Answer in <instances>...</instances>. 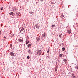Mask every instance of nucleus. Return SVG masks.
Listing matches in <instances>:
<instances>
[{
    "label": "nucleus",
    "instance_id": "cd10ccee",
    "mask_svg": "<svg viewBox=\"0 0 78 78\" xmlns=\"http://www.w3.org/2000/svg\"><path fill=\"white\" fill-rule=\"evenodd\" d=\"M52 41H53V40H52Z\"/></svg>",
    "mask_w": 78,
    "mask_h": 78
},
{
    "label": "nucleus",
    "instance_id": "0eeeda50",
    "mask_svg": "<svg viewBox=\"0 0 78 78\" xmlns=\"http://www.w3.org/2000/svg\"><path fill=\"white\" fill-rule=\"evenodd\" d=\"M63 61H64V62H65V64H67V59H64L63 60Z\"/></svg>",
    "mask_w": 78,
    "mask_h": 78
},
{
    "label": "nucleus",
    "instance_id": "393cba45",
    "mask_svg": "<svg viewBox=\"0 0 78 78\" xmlns=\"http://www.w3.org/2000/svg\"><path fill=\"white\" fill-rule=\"evenodd\" d=\"M36 28H39V27H37V26L36 27Z\"/></svg>",
    "mask_w": 78,
    "mask_h": 78
},
{
    "label": "nucleus",
    "instance_id": "f03ea898",
    "mask_svg": "<svg viewBox=\"0 0 78 78\" xmlns=\"http://www.w3.org/2000/svg\"><path fill=\"white\" fill-rule=\"evenodd\" d=\"M25 29L24 28H23L21 30H20V32L21 33H22V34H23L25 32Z\"/></svg>",
    "mask_w": 78,
    "mask_h": 78
},
{
    "label": "nucleus",
    "instance_id": "f3484780",
    "mask_svg": "<svg viewBox=\"0 0 78 78\" xmlns=\"http://www.w3.org/2000/svg\"><path fill=\"white\" fill-rule=\"evenodd\" d=\"M14 35L13 34H12V35H11V37L12 38V37H14Z\"/></svg>",
    "mask_w": 78,
    "mask_h": 78
},
{
    "label": "nucleus",
    "instance_id": "4468645a",
    "mask_svg": "<svg viewBox=\"0 0 78 78\" xmlns=\"http://www.w3.org/2000/svg\"><path fill=\"white\" fill-rule=\"evenodd\" d=\"M63 55V54H61L60 55H59V57H62V56Z\"/></svg>",
    "mask_w": 78,
    "mask_h": 78
},
{
    "label": "nucleus",
    "instance_id": "4be33fe9",
    "mask_svg": "<svg viewBox=\"0 0 78 78\" xmlns=\"http://www.w3.org/2000/svg\"><path fill=\"white\" fill-rule=\"evenodd\" d=\"M27 59H30V56H28L27 57Z\"/></svg>",
    "mask_w": 78,
    "mask_h": 78
},
{
    "label": "nucleus",
    "instance_id": "5701e85b",
    "mask_svg": "<svg viewBox=\"0 0 78 78\" xmlns=\"http://www.w3.org/2000/svg\"><path fill=\"white\" fill-rule=\"evenodd\" d=\"M37 41H39V39H37V41H36V42H37Z\"/></svg>",
    "mask_w": 78,
    "mask_h": 78
},
{
    "label": "nucleus",
    "instance_id": "6e6552de",
    "mask_svg": "<svg viewBox=\"0 0 78 78\" xmlns=\"http://www.w3.org/2000/svg\"><path fill=\"white\" fill-rule=\"evenodd\" d=\"M18 40L19 41V42H23V40L18 39Z\"/></svg>",
    "mask_w": 78,
    "mask_h": 78
},
{
    "label": "nucleus",
    "instance_id": "dca6fc26",
    "mask_svg": "<svg viewBox=\"0 0 78 78\" xmlns=\"http://www.w3.org/2000/svg\"><path fill=\"white\" fill-rule=\"evenodd\" d=\"M28 53H31V51L30 50V49H29L28 51Z\"/></svg>",
    "mask_w": 78,
    "mask_h": 78
},
{
    "label": "nucleus",
    "instance_id": "9b49d317",
    "mask_svg": "<svg viewBox=\"0 0 78 78\" xmlns=\"http://www.w3.org/2000/svg\"><path fill=\"white\" fill-rule=\"evenodd\" d=\"M9 14L10 15H12V16H13L14 15V13H13V12H11L10 13H9Z\"/></svg>",
    "mask_w": 78,
    "mask_h": 78
},
{
    "label": "nucleus",
    "instance_id": "bb28decb",
    "mask_svg": "<svg viewBox=\"0 0 78 78\" xmlns=\"http://www.w3.org/2000/svg\"><path fill=\"white\" fill-rule=\"evenodd\" d=\"M5 40H4V41H5Z\"/></svg>",
    "mask_w": 78,
    "mask_h": 78
},
{
    "label": "nucleus",
    "instance_id": "a878e982",
    "mask_svg": "<svg viewBox=\"0 0 78 78\" xmlns=\"http://www.w3.org/2000/svg\"><path fill=\"white\" fill-rule=\"evenodd\" d=\"M61 16V17H62V18L64 17V16Z\"/></svg>",
    "mask_w": 78,
    "mask_h": 78
},
{
    "label": "nucleus",
    "instance_id": "412c9836",
    "mask_svg": "<svg viewBox=\"0 0 78 78\" xmlns=\"http://www.w3.org/2000/svg\"><path fill=\"white\" fill-rule=\"evenodd\" d=\"M52 27H55V25H52Z\"/></svg>",
    "mask_w": 78,
    "mask_h": 78
},
{
    "label": "nucleus",
    "instance_id": "c85d7f7f",
    "mask_svg": "<svg viewBox=\"0 0 78 78\" xmlns=\"http://www.w3.org/2000/svg\"><path fill=\"white\" fill-rule=\"evenodd\" d=\"M4 38H5V37H4Z\"/></svg>",
    "mask_w": 78,
    "mask_h": 78
},
{
    "label": "nucleus",
    "instance_id": "7c9ffc66",
    "mask_svg": "<svg viewBox=\"0 0 78 78\" xmlns=\"http://www.w3.org/2000/svg\"><path fill=\"white\" fill-rule=\"evenodd\" d=\"M42 55H43V54H42Z\"/></svg>",
    "mask_w": 78,
    "mask_h": 78
},
{
    "label": "nucleus",
    "instance_id": "f8f14e48",
    "mask_svg": "<svg viewBox=\"0 0 78 78\" xmlns=\"http://www.w3.org/2000/svg\"><path fill=\"white\" fill-rule=\"evenodd\" d=\"M31 45L30 44H29L28 45V47H31Z\"/></svg>",
    "mask_w": 78,
    "mask_h": 78
},
{
    "label": "nucleus",
    "instance_id": "1a4fd4ad",
    "mask_svg": "<svg viewBox=\"0 0 78 78\" xmlns=\"http://www.w3.org/2000/svg\"><path fill=\"white\" fill-rule=\"evenodd\" d=\"M57 69H58V66H56L55 69V71L56 72L57 71Z\"/></svg>",
    "mask_w": 78,
    "mask_h": 78
},
{
    "label": "nucleus",
    "instance_id": "a211bd4d",
    "mask_svg": "<svg viewBox=\"0 0 78 78\" xmlns=\"http://www.w3.org/2000/svg\"><path fill=\"white\" fill-rule=\"evenodd\" d=\"M62 35V34H60L59 35V37L60 38H61V36Z\"/></svg>",
    "mask_w": 78,
    "mask_h": 78
},
{
    "label": "nucleus",
    "instance_id": "ddd939ff",
    "mask_svg": "<svg viewBox=\"0 0 78 78\" xmlns=\"http://www.w3.org/2000/svg\"><path fill=\"white\" fill-rule=\"evenodd\" d=\"M65 48H64V47L62 48V51H64V50H65Z\"/></svg>",
    "mask_w": 78,
    "mask_h": 78
},
{
    "label": "nucleus",
    "instance_id": "423d86ee",
    "mask_svg": "<svg viewBox=\"0 0 78 78\" xmlns=\"http://www.w3.org/2000/svg\"><path fill=\"white\" fill-rule=\"evenodd\" d=\"M67 33H68L70 34V33H71V30H67Z\"/></svg>",
    "mask_w": 78,
    "mask_h": 78
},
{
    "label": "nucleus",
    "instance_id": "39448f33",
    "mask_svg": "<svg viewBox=\"0 0 78 78\" xmlns=\"http://www.w3.org/2000/svg\"><path fill=\"white\" fill-rule=\"evenodd\" d=\"M10 56H14V53L13 52H11L10 53Z\"/></svg>",
    "mask_w": 78,
    "mask_h": 78
},
{
    "label": "nucleus",
    "instance_id": "c756f323",
    "mask_svg": "<svg viewBox=\"0 0 78 78\" xmlns=\"http://www.w3.org/2000/svg\"><path fill=\"white\" fill-rule=\"evenodd\" d=\"M42 55H43V54H42Z\"/></svg>",
    "mask_w": 78,
    "mask_h": 78
},
{
    "label": "nucleus",
    "instance_id": "aec40b11",
    "mask_svg": "<svg viewBox=\"0 0 78 78\" xmlns=\"http://www.w3.org/2000/svg\"><path fill=\"white\" fill-rule=\"evenodd\" d=\"M49 52H50V50H48V51H47V53H49Z\"/></svg>",
    "mask_w": 78,
    "mask_h": 78
},
{
    "label": "nucleus",
    "instance_id": "f257e3e1",
    "mask_svg": "<svg viewBox=\"0 0 78 78\" xmlns=\"http://www.w3.org/2000/svg\"><path fill=\"white\" fill-rule=\"evenodd\" d=\"M42 51L40 50H38L37 52V53L38 55H40L42 54Z\"/></svg>",
    "mask_w": 78,
    "mask_h": 78
},
{
    "label": "nucleus",
    "instance_id": "9d476101",
    "mask_svg": "<svg viewBox=\"0 0 78 78\" xmlns=\"http://www.w3.org/2000/svg\"><path fill=\"white\" fill-rule=\"evenodd\" d=\"M72 76H73V78H76V77L75 76V74H73L72 75Z\"/></svg>",
    "mask_w": 78,
    "mask_h": 78
},
{
    "label": "nucleus",
    "instance_id": "20e7f679",
    "mask_svg": "<svg viewBox=\"0 0 78 78\" xmlns=\"http://www.w3.org/2000/svg\"><path fill=\"white\" fill-rule=\"evenodd\" d=\"M29 42H30V40H27L26 42V45H27V44H28V43H29Z\"/></svg>",
    "mask_w": 78,
    "mask_h": 78
},
{
    "label": "nucleus",
    "instance_id": "2eb2a0df",
    "mask_svg": "<svg viewBox=\"0 0 78 78\" xmlns=\"http://www.w3.org/2000/svg\"><path fill=\"white\" fill-rule=\"evenodd\" d=\"M10 47H11V48H12V44H11L10 45Z\"/></svg>",
    "mask_w": 78,
    "mask_h": 78
},
{
    "label": "nucleus",
    "instance_id": "6ab92c4d",
    "mask_svg": "<svg viewBox=\"0 0 78 78\" xmlns=\"http://www.w3.org/2000/svg\"><path fill=\"white\" fill-rule=\"evenodd\" d=\"M3 9V7H2L1 8V11H2Z\"/></svg>",
    "mask_w": 78,
    "mask_h": 78
},
{
    "label": "nucleus",
    "instance_id": "b1692460",
    "mask_svg": "<svg viewBox=\"0 0 78 78\" xmlns=\"http://www.w3.org/2000/svg\"><path fill=\"white\" fill-rule=\"evenodd\" d=\"M76 69H78V66H77Z\"/></svg>",
    "mask_w": 78,
    "mask_h": 78
},
{
    "label": "nucleus",
    "instance_id": "7ed1b4c3",
    "mask_svg": "<svg viewBox=\"0 0 78 78\" xmlns=\"http://www.w3.org/2000/svg\"><path fill=\"white\" fill-rule=\"evenodd\" d=\"M45 34H45V33H44V34H43L42 35V37L43 38H44V37L45 38Z\"/></svg>",
    "mask_w": 78,
    "mask_h": 78
}]
</instances>
